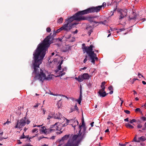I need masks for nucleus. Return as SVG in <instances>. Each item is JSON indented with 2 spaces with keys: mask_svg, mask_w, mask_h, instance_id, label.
<instances>
[{
  "mask_svg": "<svg viewBox=\"0 0 146 146\" xmlns=\"http://www.w3.org/2000/svg\"><path fill=\"white\" fill-rule=\"evenodd\" d=\"M53 38L50 36H47L42 43L40 44L33 54L34 61L33 62L34 71L33 73L36 75L34 78L35 80H38L43 82L44 80H49L52 77L49 75L47 77L43 71L40 69L37 72V70L39 68V65L42 63V60L44 57L46 51L52 42Z\"/></svg>",
  "mask_w": 146,
  "mask_h": 146,
  "instance_id": "1",
  "label": "nucleus"
},
{
  "mask_svg": "<svg viewBox=\"0 0 146 146\" xmlns=\"http://www.w3.org/2000/svg\"><path fill=\"white\" fill-rule=\"evenodd\" d=\"M80 130L78 134L74 135L71 139H69L64 146H78L80 143L85 136L86 129L84 122L80 126Z\"/></svg>",
  "mask_w": 146,
  "mask_h": 146,
  "instance_id": "2",
  "label": "nucleus"
},
{
  "mask_svg": "<svg viewBox=\"0 0 146 146\" xmlns=\"http://www.w3.org/2000/svg\"><path fill=\"white\" fill-rule=\"evenodd\" d=\"M93 47V46L92 45H90L89 46H85V44H82V48L84 53L86 52L88 55L92 60V62L94 64L95 63V60H98V58L96 57V54H95L94 52L92 51Z\"/></svg>",
  "mask_w": 146,
  "mask_h": 146,
  "instance_id": "3",
  "label": "nucleus"
},
{
  "mask_svg": "<svg viewBox=\"0 0 146 146\" xmlns=\"http://www.w3.org/2000/svg\"><path fill=\"white\" fill-rule=\"evenodd\" d=\"M58 123H56L55 124L51 125L50 127L48 129H46L45 126H43L41 127L40 131L42 133L46 134H48L51 133L53 132L56 130H59L61 129L59 128V126H57V125Z\"/></svg>",
  "mask_w": 146,
  "mask_h": 146,
  "instance_id": "4",
  "label": "nucleus"
},
{
  "mask_svg": "<svg viewBox=\"0 0 146 146\" xmlns=\"http://www.w3.org/2000/svg\"><path fill=\"white\" fill-rule=\"evenodd\" d=\"M30 122V121L26 117H25L17 121L15 127L16 128L21 129L25 126L26 124H28Z\"/></svg>",
  "mask_w": 146,
  "mask_h": 146,
  "instance_id": "5",
  "label": "nucleus"
},
{
  "mask_svg": "<svg viewBox=\"0 0 146 146\" xmlns=\"http://www.w3.org/2000/svg\"><path fill=\"white\" fill-rule=\"evenodd\" d=\"M102 7V5L98 6L97 7H91L86 9L83 10L82 13L84 14H88L90 13L97 12L99 11L101 8Z\"/></svg>",
  "mask_w": 146,
  "mask_h": 146,
  "instance_id": "6",
  "label": "nucleus"
},
{
  "mask_svg": "<svg viewBox=\"0 0 146 146\" xmlns=\"http://www.w3.org/2000/svg\"><path fill=\"white\" fill-rule=\"evenodd\" d=\"M62 62L63 61L62 60L61 61L59 65L58 66V67H57V69L55 70L56 73L57 74H59L58 75L56 76V77L62 76L65 74V72H63V71H66V67H64V68H63L62 70V71H59L61 69V65L62 64Z\"/></svg>",
  "mask_w": 146,
  "mask_h": 146,
  "instance_id": "7",
  "label": "nucleus"
},
{
  "mask_svg": "<svg viewBox=\"0 0 146 146\" xmlns=\"http://www.w3.org/2000/svg\"><path fill=\"white\" fill-rule=\"evenodd\" d=\"M83 11H79L77 13L73 16L75 20L79 21L82 20H84L85 19V18L83 17L82 16V15L86 14H84V13H82V12Z\"/></svg>",
  "mask_w": 146,
  "mask_h": 146,
  "instance_id": "8",
  "label": "nucleus"
},
{
  "mask_svg": "<svg viewBox=\"0 0 146 146\" xmlns=\"http://www.w3.org/2000/svg\"><path fill=\"white\" fill-rule=\"evenodd\" d=\"M78 24L77 23H74V24H70L65 21L62 27L64 30L68 31L72 28L74 25H76Z\"/></svg>",
  "mask_w": 146,
  "mask_h": 146,
  "instance_id": "9",
  "label": "nucleus"
},
{
  "mask_svg": "<svg viewBox=\"0 0 146 146\" xmlns=\"http://www.w3.org/2000/svg\"><path fill=\"white\" fill-rule=\"evenodd\" d=\"M119 14V20H121L125 17L127 13V9H118L117 10Z\"/></svg>",
  "mask_w": 146,
  "mask_h": 146,
  "instance_id": "10",
  "label": "nucleus"
},
{
  "mask_svg": "<svg viewBox=\"0 0 146 146\" xmlns=\"http://www.w3.org/2000/svg\"><path fill=\"white\" fill-rule=\"evenodd\" d=\"M91 76H89L88 73H85L79 76V81L82 82L85 80H89Z\"/></svg>",
  "mask_w": 146,
  "mask_h": 146,
  "instance_id": "11",
  "label": "nucleus"
},
{
  "mask_svg": "<svg viewBox=\"0 0 146 146\" xmlns=\"http://www.w3.org/2000/svg\"><path fill=\"white\" fill-rule=\"evenodd\" d=\"M65 119L66 120L68 123H69L70 124L72 125V126L74 128V129L76 126L78 125V121L76 120H68L66 118H65Z\"/></svg>",
  "mask_w": 146,
  "mask_h": 146,
  "instance_id": "12",
  "label": "nucleus"
},
{
  "mask_svg": "<svg viewBox=\"0 0 146 146\" xmlns=\"http://www.w3.org/2000/svg\"><path fill=\"white\" fill-rule=\"evenodd\" d=\"M60 114L59 115V116H58V115L57 114L56 115H54V113L53 112H50L49 114V115L47 118V119L49 120L50 119L54 117L55 119H60Z\"/></svg>",
  "mask_w": 146,
  "mask_h": 146,
  "instance_id": "13",
  "label": "nucleus"
},
{
  "mask_svg": "<svg viewBox=\"0 0 146 146\" xmlns=\"http://www.w3.org/2000/svg\"><path fill=\"white\" fill-rule=\"evenodd\" d=\"M105 89L104 88H102L100 89L98 92L100 97H104L108 94H106V92L105 91Z\"/></svg>",
  "mask_w": 146,
  "mask_h": 146,
  "instance_id": "14",
  "label": "nucleus"
},
{
  "mask_svg": "<svg viewBox=\"0 0 146 146\" xmlns=\"http://www.w3.org/2000/svg\"><path fill=\"white\" fill-rule=\"evenodd\" d=\"M74 20H75V19H74L73 17L72 16L70 17L68 19H65V21L70 23V24H74V23H71V22Z\"/></svg>",
  "mask_w": 146,
  "mask_h": 146,
  "instance_id": "15",
  "label": "nucleus"
},
{
  "mask_svg": "<svg viewBox=\"0 0 146 146\" xmlns=\"http://www.w3.org/2000/svg\"><path fill=\"white\" fill-rule=\"evenodd\" d=\"M138 139V141H139V142L143 141L146 140V138L144 136H142L140 137H139Z\"/></svg>",
  "mask_w": 146,
  "mask_h": 146,
  "instance_id": "16",
  "label": "nucleus"
},
{
  "mask_svg": "<svg viewBox=\"0 0 146 146\" xmlns=\"http://www.w3.org/2000/svg\"><path fill=\"white\" fill-rule=\"evenodd\" d=\"M86 30L88 31V34L89 35H90L91 33L92 32V28L91 27L89 26L88 27H87L86 28Z\"/></svg>",
  "mask_w": 146,
  "mask_h": 146,
  "instance_id": "17",
  "label": "nucleus"
},
{
  "mask_svg": "<svg viewBox=\"0 0 146 146\" xmlns=\"http://www.w3.org/2000/svg\"><path fill=\"white\" fill-rule=\"evenodd\" d=\"M125 126L127 127L130 129H132L134 127L132 125H131L129 123H126L125 124Z\"/></svg>",
  "mask_w": 146,
  "mask_h": 146,
  "instance_id": "18",
  "label": "nucleus"
},
{
  "mask_svg": "<svg viewBox=\"0 0 146 146\" xmlns=\"http://www.w3.org/2000/svg\"><path fill=\"white\" fill-rule=\"evenodd\" d=\"M58 124L57 125H61L59 126V127H61L62 126V127L66 126L67 125L68 123H67V122L66 121V123H65L64 124H62L60 123H57Z\"/></svg>",
  "mask_w": 146,
  "mask_h": 146,
  "instance_id": "19",
  "label": "nucleus"
},
{
  "mask_svg": "<svg viewBox=\"0 0 146 146\" xmlns=\"http://www.w3.org/2000/svg\"><path fill=\"white\" fill-rule=\"evenodd\" d=\"M62 30H64L62 27L58 29L56 31H54V33H57L60 32V31H61Z\"/></svg>",
  "mask_w": 146,
  "mask_h": 146,
  "instance_id": "20",
  "label": "nucleus"
},
{
  "mask_svg": "<svg viewBox=\"0 0 146 146\" xmlns=\"http://www.w3.org/2000/svg\"><path fill=\"white\" fill-rule=\"evenodd\" d=\"M69 136L68 135H66L62 138V139L63 140L67 139Z\"/></svg>",
  "mask_w": 146,
  "mask_h": 146,
  "instance_id": "21",
  "label": "nucleus"
},
{
  "mask_svg": "<svg viewBox=\"0 0 146 146\" xmlns=\"http://www.w3.org/2000/svg\"><path fill=\"white\" fill-rule=\"evenodd\" d=\"M60 125H58V126L57 125V126H59V128H60L61 129H59V130H58V131H58L56 132V134H60L62 133V131H60V130H61L62 129V128L61 127H59V126Z\"/></svg>",
  "mask_w": 146,
  "mask_h": 146,
  "instance_id": "22",
  "label": "nucleus"
},
{
  "mask_svg": "<svg viewBox=\"0 0 146 146\" xmlns=\"http://www.w3.org/2000/svg\"><path fill=\"white\" fill-rule=\"evenodd\" d=\"M106 82H102V85H101V87L102 88H104L105 89V87H104V85L106 84Z\"/></svg>",
  "mask_w": 146,
  "mask_h": 146,
  "instance_id": "23",
  "label": "nucleus"
},
{
  "mask_svg": "<svg viewBox=\"0 0 146 146\" xmlns=\"http://www.w3.org/2000/svg\"><path fill=\"white\" fill-rule=\"evenodd\" d=\"M82 91H81V90L80 91V95L78 98V100H76L82 101Z\"/></svg>",
  "mask_w": 146,
  "mask_h": 146,
  "instance_id": "24",
  "label": "nucleus"
},
{
  "mask_svg": "<svg viewBox=\"0 0 146 146\" xmlns=\"http://www.w3.org/2000/svg\"><path fill=\"white\" fill-rule=\"evenodd\" d=\"M63 21V19L61 17L58 19L57 21V23H61Z\"/></svg>",
  "mask_w": 146,
  "mask_h": 146,
  "instance_id": "25",
  "label": "nucleus"
},
{
  "mask_svg": "<svg viewBox=\"0 0 146 146\" xmlns=\"http://www.w3.org/2000/svg\"><path fill=\"white\" fill-rule=\"evenodd\" d=\"M51 94L52 95L54 96H61V97H65V95H60V94Z\"/></svg>",
  "mask_w": 146,
  "mask_h": 146,
  "instance_id": "26",
  "label": "nucleus"
},
{
  "mask_svg": "<svg viewBox=\"0 0 146 146\" xmlns=\"http://www.w3.org/2000/svg\"><path fill=\"white\" fill-rule=\"evenodd\" d=\"M106 22H107L106 21V20H105L103 22L101 21L100 22H99V23H100V24H102L103 25H106Z\"/></svg>",
  "mask_w": 146,
  "mask_h": 146,
  "instance_id": "27",
  "label": "nucleus"
},
{
  "mask_svg": "<svg viewBox=\"0 0 146 146\" xmlns=\"http://www.w3.org/2000/svg\"><path fill=\"white\" fill-rule=\"evenodd\" d=\"M136 121V120L135 119H133L132 120H131L129 121V123H132L133 122H135Z\"/></svg>",
  "mask_w": 146,
  "mask_h": 146,
  "instance_id": "28",
  "label": "nucleus"
},
{
  "mask_svg": "<svg viewBox=\"0 0 146 146\" xmlns=\"http://www.w3.org/2000/svg\"><path fill=\"white\" fill-rule=\"evenodd\" d=\"M11 123V122L10 121H7L5 123H4L3 125H8L9 123Z\"/></svg>",
  "mask_w": 146,
  "mask_h": 146,
  "instance_id": "29",
  "label": "nucleus"
},
{
  "mask_svg": "<svg viewBox=\"0 0 146 146\" xmlns=\"http://www.w3.org/2000/svg\"><path fill=\"white\" fill-rule=\"evenodd\" d=\"M132 142H139V141H138V139L137 140L136 139V137H135L133 139V140L132 141Z\"/></svg>",
  "mask_w": 146,
  "mask_h": 146,
  "instance_id": "30",
  "label": "nucleus"
},
{
  "mask_svg": "<svg viewBox=\"0 0 146 146\" xmlns=\"http://www.w3.org/2000/svg\"><path fill=\"white\" fill-rule=\"evenodd\" d=\"M32 131L33 133H34L36 132H38V129H36V128L32 130Z\"/></svg>",
  "mask_w": 146,
  "mask_h": 146,
  "instance_id": "31",
  "label": "nucleus"
},
{
  "mask_svg": "<svg viewBox=\"0 0 146 146\" xmlns=\"http://www.w3.org/2000/svg\"><path fill=\"white\" fill-rule=\"evenodd\" d=\"M142 127V125L140 124H138L137 125V127L138 128H141Z\"/></svg>",
  "mask_w": 146,
  "mask_h": 146,
  "instance_id": "32",
  "label": "nucleus"
},
{
  "mask_svg": "<svg viewBox=\"0 0 146 146\" xmlns=\"http://www.w3.org/2000/svg\"><path fill=\"white\" fill-rule=\"evenodd\" d=\"M46 30L48 32H50L51 31L49 27L47 28Z\"/></svg>",
  "mask_w": 146,
  "mask_h": 146,
  "instance_id": "33",
  "label": "nucleus"
},
{
  "mask_svg": "<svg viewBox=\"0 0 146 146\" xmlns=\"http://www.w3.org/2000/svg\"><path fill=\"white\" fill-rule=\"evenodd\" d=\"M108 89L109 90L111 91L113 90V87L112 86H110L109 87Z\"/></svg>",
  "mask_w": 146,
  "mask_h": 146,
  "instance_id": "34",
  "label": "nucleus"
},
{
  "mask_svg": "<svg viewBox=\"0 0 146 146\" xmlns=\"http://www.w3.org/2000/svg\"><path fill=\"white\" fill-rule=\"evenodd\" d=\"M44 137H43V136H40V137H38V141H40V139H42Z\"/></svg>",
  "mask_w": 146,
  "mask_h": 146,
  "instance_id": "35",
  "label": "nucleus"
},
{
  "mask_svg": "<svg viewBox=\"0 0 146 146\" xmlns=\"http://www.w3.org/2000/svg\"><path fill=\"white\" fill-rule=\"evenodd\" d=\"M124 112L126 113L127 114H129L130 113V111L128 110H124Z\"/></svg>",
  "mask_w": 146,
  "mask_h": 146,
  "instance_id": "36",
  "label": "nucleus"
},
{
  "mask_svg": "<svg viewBox=\"0 0 146 146\" xmlns=\"http://www.w3.org/2000/svg\"><path fill=\"white\" fill-rule=\"evenodd\" d=\"M141 119L143 121H146V118L145 117H141Z\"/></svg>",
  "mask_w": 146,
  "mask_h": 146,
  "instance_id": "37",
  "label": "nucleus"
},
{
  "mask_svg": "<svg viewBox=\"0 0 146 146\" xmlns=\"http://www.w3.org/2000/svg\"><path fill=\"white\" fill-rule=\"evenodd\" d=\"M144 127L142 129L143 130H145L146 129V122L145 123V124L144 125Z\"/></svg>",
  "mask_w": 146,
  "mask_h": 146,
  "instance_id": "38",
  "label": "nucleus"
},
{
  "mask_svg": "<svg viewBox=\"0 0 146 146\" xmlns=\"http://www.w3.org/2000/svg\"><path fill=\"white\" fill-rule=\"evenodd\" d=\"M25 138V136L24 135V133H23V135L21 136L20 139H22Z\"/></svg>",
  "mask_w": 146,
  "mask_h": 146,
  "instance_id": "39",
  "label": "nucleus"
},
{
  "mask_svg": "<svg viewBox=\"0 0 146 146\" xmlns=\"http://www.w3.org/2000/svg\"><path fill=\"white\" fill-rule=\"evenodd\" d=\"M138 76L139 77V78H141V77H143V75H141L140 74V73H139L138 74Z\"/></svg>",
  "mask_w": 146,
  "mask_h": 146,
  "instance_id": "40",
  "label": "nucleus"
},
{
  "mask_svg": "<svg viewBox=\"0 0 146 146\" xmlns=\"http://www.w3.org/2000/svg\"><path fill=\"white\" fill-rule=\"evenodd\" d=\"M119 145L120 146H125L126 145L125 144H121L119 143Z\"/></svg>",
  "mask_w": 146,
  "mask_h": 146,
  "instance_id": "41",
  "label": "nucleus"
},
{
  "mask_svg": "<svg viewBox=\"0 0 146 146\" xmlns=\"http://www.w3.org/2000/svg\"><path fill=\"white\" fill-rule=\"evenodd\" d=\"M135 111H141V110L139 108H137V109H136L135 110Z\"/></svg>",
  "mask_w": 146,
  "mask_h": 146,
  "instance_id": "42",
  "label": "nucleus"
},
{
  "mask_svg": "<svg viewBox=\"0 0 146 146\" xmlns=\"http://www.w3.org/2000/svg\"><path fill=\"white\" fill-rule=\"evenodd\" d=\"M86 58L84 60L83 62L84 63H85L87 61V56H86Z\"/></svg>",
  "mask_w": 146,
  "mask_h": 146,
  "instance_id": "43",
  "label": "nucleus"
},
{
  "mask_svg": "<svg viewBox=\"0 0 146 146\" xmlns=\"http://www.w3.org/2000/svg\"><path fill=\"white\" fill-rule=\"evenodd\" d=\"M125 30V29L124 28H122L120 29L119 30V31L121 32L122 31H124Z\"/></svg>",
  "mask_w": 146,
  "mask_h": 146,
  "instance_id": "44",
  "label": "nucleus"
},
{
  "mask_svg": "<svg viewBox=\"0 0 146 146\" xmlns=\"http://www.w3.org/2000/svg\"><path fill=\"white\" fill-rule=\"evenodd\" d=\"M71 99L73 101H76V100L75 98H71Z\"/></svg>",
  "mask_w": 146,
  "mask_h": 146,
  "instance_id": "45",
  "label": "nucleus"
},
{
  "mask_svg": "<svg viewBox=\"0 0 146 146\" xmlns=\"http://www.w3.org/2000/svg\"><path fill=\"white\" fill-rule=\"evenodd\" d=\"M75 109L77 110H78V107H77L76 105L75 106Z\"/></svg>",
  "mask_w": 146,
  "mask_h": 146,
  "instance_id": "46",
  "label": "nucleus"
},
{
  "mask_svg": "<svg viewBox=\"0 0 146 146\" xmlns=\"http://www.w3.org/2000/svg\"><path fill=\"white\" fill-rule=\"evenodd\" d=\"M55 137L54 136H52L50 138V139H55Z\"/></svg>",
  "mask_w": 146,
  "mask_h": 146,
  "instance_id": "47",
  "label": "nucleus"
},
{
  "mask_svg": "<svg viewBox=\"0 0 146 146\" xmlns=\"http://www.w3.org/2000/svg\"><path fill=\"white\" fill-rule=\"evenodd\" d=\"M124 121H129V118H127L125 119H124Z\"/></svg>",
  "mask_w": 146,
  "mask_h": 146,
  "instance_id": "48",
  "label": "nucleus"
},
{
  "mask_svg": "<svg viewBox=\"0 0 146 146\" xmlns=\"http://www.w3.org/2000/svg\"><path fill=\"white\" fill-rule=\"evenodd\" d=\"M116 9H114V10L113 11V12L112 11L111 12V13H112L111 15V16L113 15V13L114 11H115Z\"/></svg>",
  "mask_w": 146,
  "mask_h": 146,
  "instance_id": "49",
  "label": "nucleus"
},
{
  "mask_svg": "<svg viewBox=\"0 0 146 146\" xmlns=\"http://www.w3.org/2000/svg\"><path fill=\"white\" fill-rule=\"evenodd\" d=\"M42 126V125H33V127H36V126H37V127H40V126Z\"/></svg>",
  "mask_w": 146,
  "mask_h": 146,
  "instance_id": "50",
  "label": "nucleus"
},
{
  "mask_svg": "<svg viewBox=\"0 0 146 146\" xmlns=\"http://www.w3.org/2000/svg\"><path fill=\"white\" fill-rule=\"evenodd\" d=\"M75 79L76 80H78V82H80V81H79V76L78 77V78H77V77H75Z\"/></svg>",
  "mask_w": 146,
  "mask_h": 146,
  "instance_id": "51",
  "label": "nucleus"
},
{
  "mask_svg": "<svg viewBox=\"0 0 146 146\" xmlns=\"http://www.w3.org/2000/svg\"><path fill=\"white\" fill-rule=\"evenodd\" d=\"M76 101H77V102H78V103H79V104H80H80L81 101H80V100H76Z\"/></svg>",
  "mask_w": 146,
  "mask_h": 146,
  "instance_id": "52",
  "label": "nucleus"
},
{
  "mask_svg": "<svg viewBox=\"0 0 146 146\" xmlns=\"http://www.w3.org/2000/svg\"><path fill=\"white\" fill-rule=\"evenodd\" d=\"M78 32L77 30H76L75 31L73 32V33L74 34L77 33Z\"/></svg>",
  "mask_w": 146,
  "mask_h": 146,
  "instance_id": "53",
  "label": "nucleus"
},
{
  "mask_svg": "<svg viewBox=\"0 0 146 146\" xmlns=\"http://www.w3.org/2000/svg\"><path fill=\"white\" fill-rule=\"evenodd\" d=\"M94 122H92L91 123V127H93V124H94Z\"/></svg>",
  "mask_w": 146,
  "mask_h": 146,
  "instance_id": "54",
  "label": "nucleus"
},
{
  "mask_svg": "<svg viewBox=\"0 0 146 146\" xmlns=\"http://www.w3.org/2000/svg\"><path fill=\"white\" fill-rule=\"evenodd\" d=\"M110 30L111 31H113L115 30V29H112V28H111V27H110Z\"/></svg>",
  "mask_w": 146,
  "mask_h": 146,
  "instance_id": "55",
  "label": "nucleus"
},
{
  "mask_svg": "<svg viewBox=\"0 0 146 146\" xmlns=\"http://www.w3.org/2000/svg\"><path fill=\"white\" fill-rule=\"evenodd\" d=\"M3 133V132L1 130H0V135H2Z\"/></svg>",
  "mask_w": 146,
  "mask_h": 146,
  "instance_id": "56",
  "label": "nucleus"
},
{
  "mask_svg": "<svg viewBox=\"0 0 146 146\" xmlns=\"http://www.w3.org/2000/svg\"><path fill=\"white\" fill-rule=\"evenodd\" d=\"M142 82V83L144 85H145L146 84V82L144 81H143Z\"/></svg>",
  "mask_w": 146,
  "mask_h": 146,
  "instance_id": "57",
  "label": "nucleus"
},
{
  "mask_svg": "<svg viewBox=\"0 0 146 146\" xmlns=\"http://www.w3.org/2000/svg\"><path fill=\"white\" fill-rule=\"evenodd\" d=\"M140 144L141 145H145V144L143 143H141Z\"/></svg>",
  "mask_w": 146,
  "mask_h": 146,
  "instance_id": "58",
  "label": "nucleus"
},
{
  "mask_svg": "<svg viewBox=\"0 0 146 146\" xmlns=\"http://www.w3.org/2000/svg\"><path fill=\"white\" fill-rule=\"evenodd\" d=\"M86 68H87L86 67H84L83 68H81V69L83 70H84L86 69Z\"/></svg>",
  "mask_w": 146,
  "mask_h": 146,
  "instance_id": "59",
  "label": "nucleus"
},
{
  "mask_svg": "<svg viewBox=\"0 0 146 146\" xmlns=\"http://www.w3.org/2000/svg\"><path fill=\"white\" fill-rule=\"evenodd\" d=\"M113 90H111V91L109 92V94H112L113 93Z\"/></svg>",
  "mask_w": 146,
  "mask_h": 146,
  "instance_id": "60",
  "label": "nucleus"
},
{
  "mask_svg": "<svg viewBox=\"0 0 146 146\" xmlns=\"http://www.w3.org/2000/svg\"><path fill=\"white\" fill-rule=\"evenodd\" d=\"M38 106V104H36V105L34 106V107H37Z\"/></svg>",
  "mask_w": 146,
  "mask_h": 146,
  "instance_id": "61",
  "label": "nucleus"
},
{
  "mask_svg": "<svg viewBox=\"0 0 146 146\" xmlns=\"http://www.w3.org/2000/svg\"><path fill=\"white\" fill-rule=\"evenodd\" d=\"M23 146H33L31 145H30V144H28L27 145H26Z\"/></svg>",
  "mask_w": 146,
  "mask_h": 146,
  "instance_id": "62",
  "label": "nucleus"
},
{
  "mask_svg": "<svg viewBox=\"0 0 146 146\" xmlns=\"http://www.w3.org/2000/svg\"><path fill=\"white\" fill-rule=\"evenodd\" d=\"M133 91L134 92V94H137V93L135 91L133 90Z\"/></svg>",
  "mask_w": 146,
  "mask_h": 146,
  "instance_id": "63",
  "label": "nucleus"
},
{
  "mask_svg": "<svg viewBox=\"0 0 146 146\" xmlns=\"http://www.w3.org/2000/svg\"><path fill=\"white\" fill-rule=\"evenodd\" d=\"M109 131V130L108 129H106L105 131L106 132H108Z\"/></svg>",
  "mask_w": 146,
  "mask_h": 146,
  "instance_id": "64",
  "label": "nucleus"
}]
</instances>
